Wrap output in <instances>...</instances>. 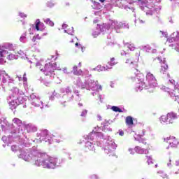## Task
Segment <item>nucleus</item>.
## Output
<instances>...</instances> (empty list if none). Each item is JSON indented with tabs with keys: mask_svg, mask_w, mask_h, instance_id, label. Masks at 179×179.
<instances>
[{
	"mask_svg": "<svg viewBox=\"0 0 179 179\" xmlns=\"http://www.w3.org/2000/svg\"><path fill=\"white\" fill-rule=\"evenodd\" d=\"M158 61H160L161 63V69L159 70L160 73H163L164 74V73L166 72V71H167V69H169V66H167V64L163 62H162V60H160V57L157 58Z\"/></svg>",
	"mask_w": 179,
	"mask_h": 179,
	"instance_id": "0eeeda50",
	"label": "nucleus"
},
{
	"mask_svg": "<svg viewBox=\"0 0 179 179\" xmlns=\"http://www.w3.org/2000/svg\"><path fill=\"white\" fill-rule=\"evenodd\" d=\"M101 3L104 2L106 0H99Z\"/></svg>",
	"mask_w": 179,
	"mask_h": 179,
	"instance_id": "a19ab883",
	"label": "nucleus"
},
{
	"mask_svg": "<svg viewBox=\"0 0 179 179\" xmlns=\"http://www.w3.org/2000/svg\"><path fill=\"white\" fill-rule=\"evenodd\" d=\"M75 45H76V47H79L80 46V48H82V46L80 45H79V43L78 42L76 43Z\"/></svg>",
	"mask_w": 179,
	"mask_h": 179,
	"instance_id": "f704fd0d",
	"label": "nucleus"
},
{
	"mask_svg": "<svg viewBox=\"0 0 179 179\" xmlns=\"http://www.w3.org/2000/svg\"><path fill=\"white\" fill-rule=\"evenodd\" d=\"M36 67V69H38V71H41V72L44 73V69L45 68V66H43L41 64L37 63Z\"/></svg>",
	"mask_w": 179,
	"mask_h": 179,
	"instance_id": "4468645a",
	"label": "nucleus"
},
{
	"mask_svg": "<svg viewBox=\"0 0 179 179\" xmlns=\"http://www.w3.org/2000/svg\"><path fill=\"white\" fill-rule=\"evenodd\" d=\"M37 40H40V38H38V36H34L32 38V41L33 43H34L35 44H37Z\"/></svg>",
	"mask_w": 179,
	"mask_h": 179,
	"instance_id": "cd10ccee",
	"label": "nucleus"
},
{
	"mask_svg": "<svg viewBox=\"0 0 179 179\" xmlns=\"http://www.w3.org/2000/svg\"><path fill=\"white\" fill-rule=\"evenodd\" d=\"M159 121H160V122H162V124L167 122V121H169L168 115H164L161 116V117L159 118Z\"/></svg>",
	"mask_w": 179,
	"mask_h": 179,
	"instance_id": "ddd939ff",
	"label": "nucleus"
},
{
	"mask_svg": "<svg viewBox=\"0 0 179 179\" xmlns=\"http://www.w3.org/2000/svg\"><path fill=\"white\" fill-rule=\"evenodd\" d=\"M74 38H75V36H73V34L69 35L67 36V41H69V43H73Z\"/></svg>",
	"mask_w": 179,
	"mask_h": 179,
	"instance_id": "4be33fe9",
	"label": "nucleus"
},
{
	"mask_svg": "<svg viewBox=\"0 0 179 179\" xmlns=\"http://www.w3.org/2000/svg\"><path fill=\"white\" fill-rule=\"evenodd\" d=\"M145 160H147V163H148L149 165L153 164V159H152V157L150 156H145Z\"/></svg>",
	"mask_w": 179,
	"mask_h": 179,
	"instance_id": "f3484780",
	"label": "nucleus"
},
{
	"mask_svg": "<svg viewBox=\"0 0 179 179\" xmlns=\"http://www.w3.org/2000/svg\"><path fill=\"white\" fill-rule=\"evenodd\" d=\"M7 54H8V52L6 50H1V51H0V57H6Z\"/></svg>",
	"mask_w": 179,
	"mask_h": 179,
	"instance_id": "393cba45",
	"label": "nucleus"
},
{
	"mask_svg": "<svg viewBox=\"0 0 179 179\" xmlns=\"http://www.w3.org/2000/svg\"><path fill=\"white\" fill-rule=\"evenodd\" d=\"M7 58L8 59H10V61H12L13 59H15V55L13 54L8 55Z\"/></svg>",
	"mask_w": 179,
	"mask_h": 179,
	"instance_id": "bb28decb",
	"label": "nucleus"
},
{
	"mask_svg": "<svg viewBox=\"0 0 179 179\" xmlns=\"http://www.w3.org/2000/svg\"><path fill=\"white\" fill-rule=\"evenodd\" d=\"M126 64H130V65H134V64H135V62H134V60H132L131 59H127L126 60Z\"/></svg>",
	"mask_w": 179,
	"mask_h": 179,
	"instance_id": "a878e982",
	"label": "nucleus"
},
{
	"mask_svg": "<svg viewBox=\"0 0 179 179\" xmlns=\"http://www.w3.org/2000/svg\"><path fill=\"white\" fill-rule=\"evenodd\" d=\"M135 150L136 153H139L140 155H143V153H145V148H142V146H136Z\"/></svg>",
	"mask_w": 179,
	"mask_h": 179,
	"instance_id": "9b49d317",
	"label": "nucleus"
},
{
	"mask_svg": "<svg viewBox=\"0 0 179 179\" xmlns=\"http://www.w3.org/2000/svg\"><path fill=\"white\" fill-rule=\"evenodd\" d=\"M41 166H43L45 169H54L55 167V162L52 157L48 155V157L42 161Z\"/></svg>",
	"mask_w": 179,
	"mask_h": 179,
	"instance_id": "f03ea898",
	"label": "nucleus"
},
{
	"mask_svg": "<svg viewBox=\"0 0 179 179\" xmlns=\"http://www.w3.org/2000/svg\"><path fill=\"white\" fill-rule=\"evenodd\" d=\"M95 86L96 87V90H101L102 87L100 85H95Z\"/></svg>",
	"mask_w": 179,
	"mask_h": 179,
	"instance_id": "7c9ffc66",
	"label": "nucleus"
},
{
	"mask_svg": "<svg viewBox=\"0 0 179 179\" xmlns=\"http://www.w3.org/2000/svg\"><path fill=\"white\" fill-rule=\"evenodd\" d=\"M125 122L128 127H132L134 125V118L131 116H127L125 118Z\"/></svg>",
	"mask_w": 179,
	"mask_h": 179,
	"instance_id": "1a4fd4ad",
	"label": "nucleus"
},
{
	"mask_svg": "<svg viewBox=\"0 0 179 179\" xmlns=\"http://www.w3.org/2000/svg\"><path fill=\"white\" fill-rule=\"evenodd\" d=\"M22 80L24 82H27V78H26V73L23 75Z\"/></svg>",
	"mask_w": 179,
	"mask_h": 179,
	"instance_id": "2f4dec72",
	"label": "nucleus"
},
{
	"mask_svg": "<svg viewBox=\"0 0 179 179\" xmlns=\"http://www.w3.org/2000/svg\"><path fill=\"white\" fill-rule=\"evenodd\" d=\"M73 71L74 75H81L82 74V71H78V66H74Z\"/></svg>",
	"mask_w": 179,
	"mask_h": 179,
	"instance_id": "2eb2a0df",
	"label": "nucleus"
},
{
	"mask_svg": "<svg viewBox=\"0 0 179 179\" xmlns=\"http://www.w3.org/2000/svg\"><path fill=\"white\" fill-rule=\"evenodd\" d=\"M172 87H174V90H170L169 93H171V97H175V101L179 103V88L176 84H172Z\"/></svg>",
	"mask_w": 179,
	"mask_h": 179,
	"instance_id": "20e7f679",
	"label": "nucleus"
},
{
	"mask_svg": "<svg viewBox=\"0 0 179 179\" xmlns=\"http://www.w3.org/2000/svg\"><path fill=\"white\" fill-rule=\"evenodd\" d=\"M145 131L143 130L141 133L139 134H134V138L136 141H138L139 143H142L143 145H146V139L143 138V136H145Z\"/></svg>",
	"mask_w": 179,
	"mask_h": 179,
	"instance_id": "39448f33",
	"label": "nucleus"
},
{
	"mask_svg": "<svg viewBox=\"0 0 179 179\" xmlns=\"http://www.w3.org/2000/svg\"><path fill=\"white\" fill-rule=\"evenodd\" d=\"M164 142L169 145V148H178L179 146L178 138L174 137L173 136H170L169 137L164 138Z\"/></svg>",
	"mask_w": 179,
	"mask_h": 179,
	"instance_id": "7ed1b4c3",
	"label": "nucleus"
},
{
	"mask_svg": "<svg viewBox=\"0 0 179 179\" xmlns=\"http://www.w3.org/2000/svg\"><path fill=\"white\" fill-rule=\"evenodd\" d=\"M4 61L3 59L0 58V64H3Z\"/></svg>",
	"mask_w": 179,
	"mask_h": 179,
	"instance_id": "c9c22d12",
	"label": "nucleus"
},
{
	"mask_svg": "<svg viewBox=\"0 0 179 179\" xmlns=\"http://www.w3.org/2000/svg\"><path fill=\"white\" fill-rule=\"evenodd\" d=\"M20 17H27V15H26L24 13H20Z\"/></svg>",
	"mask_w": 179,
	"mask_h": 179,
	"instance_id": "c756f323",
	"label": "nucleus"
},
{
	"mask_svg": "<svg viewBox=\"0 0 179 179\" xmlns=\"http://www.w3.org/2000/svg\"><path fill=\"white\" fill-rule=\"evenodd\" d=\"M170 82H171V83H172V85H173V83L175 82V81H174V80H170Z\"/></svg>",
	"mask_w": 179,
	"mask_h": 179,
	"instance_id": "ea45409f",
	"label": "nucleus"
},
{
	"mask_svg": "<svg viewBox=\"0 0 179 179\" xmlns=\"http://www.w3.org/2000/svg\"><path fill=\"white\" fill-rule=\"evenodd\" d=\"M63 27L66 28L65 31H66V33H68V34H71V33H73V27H71L66 24H64Z\"/></svg>",
	"mask_w": 179,
	"mask_h": 179,
	"instance_id": "f8f14e48",
	"label": "nucleus"
},
{
	"mask_svg": "<svg viewBox=\"0 0 179 179\" xmlns=\"http://www.w3.org/2000/svg\"><path fill=\"white\" fill-rule=\"evenodd\" d=\"M45 23H46V24H48L49 26H51V27L54 26V22L51 21V20H50L49 18L45 20Z\"/></svg>",
	"mask_w": 179,
	"mask_h": 179,
	"instance_id": "412c9836",
	"label": "nucleus"
},
{
	"mask_svg": "<svg viewBox=\"0 0 179 179\" xmlns=\"http://www.w3.org/2000/svg\"><path fill=\"white\" fill-rule=\"evenodd\" d=\"M146 78L148 79V80H155V76H153V74H152L151 73H147Z\"/></svg>",
	"mask_w": 179,
	"mask_h": 179,
	"instance_id": "dca6fc26",
	"label": "nucleus"
},
{
	"mask_svg": "<svg viewBox=\"0 0 179 179\" xmlns=\"http://www.w3.org/2000/svg\"><path fill=\"white\" fill-rule=\"evenodd\" d=\"M146 145H147V146H148V143H146V144L145 145V146H146Z\"/></svg>",
	"mask_w": 179,
	"mask_h": 179,
	"instance_id": "79ce46f5",
	"label": "nucleus"
},
{
	"mask_svg": "<svg viewBox=\"0 0 179 179\" xmlns=\"http://www.w3.org/2000/svg\"><path fill=\"white\" fill-rule=\"evenodd\" d=\"M176 169L178 170V172H176V174H179V160L176 162Z\"/></svg>",
	"mask_w": 179,
	"mask_h": 179,
	"instance_id": "c85d7f7f",
	"label": "nucleus"
},
{
	"mask_svg": "<svg viewBox=\"0 0 179 179\" xmlns=\"http://www.w3.org/2000/svg\"><path fill=\"white\" fill-rule=\"evenodd\" d=\"M138 1H141V0H138Z\"/></svg>",
	"mask_w": 179,
	"mask_h": 179,
	"instance_id": "37998d69",
	"label": "nucleus"
},
{
	"mask_svg": "<svg viewBox=\"0 0 179 179\" xmlns=\"http://www.w3.org/2000/svg\"><path fill=\"white\" fill-rule=\"evenodd\" d=\"M112 110H113V111H115V113H122L123 112L121 110V108H118V106H113Z\"/></svg>",
	"mask_w": 179,
	"mask_h": 179,
	"instance_id": "a211bd4d",
	"label": "nucleus"
},
{
	"mask_svg": "<svg viewBox=\"0 0 179 179\" xmlns=\"http://www.w3.org/2000/svg\"><path fill=\"white\" fill-rule=\"evenodd\" d=\"M19 157H20V159H22V157H23V156L22 155V154H20V155H19Z\"/></svg>",
	"mask_w": 179,
	"mask_h": 179,
	"instance_id": "58836bf2",
	"label": "nucleus"
},
{
	"mask_svg": "<svg viewBox=\"0 0 179 179\" xmlns=\"http://www.w3.org/2000/svg\"><path fill=\"white\" fill-rule=\"evenodd\" d=\"M78 66H79L80 68H82V63H81V62H80V63L78 64Z\"/></svg>",
	"mask_w": 179,
	"mask_h": 179,
	"instance_id": "4c0bfd02",
	"label": "nucleus"
},
{
	"mask_svg": "<svg viewBox=\"0 0 179 179\" xmlns=\"http://www.w3.org/2000/svg\"><path fill=\"white\" fill-rule=\"evenodd\" d=\"M86 114H87V111L83 110L81 113V117H85V115H86Z\"/></svg>",
	"mask_w": 179,
	"mask_h": 179,
	"instance_id": "473e14b6",
	"label": "nucleus"
},
{
	"mask_svg": "<svg viewBox=\"0 0 179 179\" xmlns=\"http://www.w3.org/2000/svg\"><path fill=\"white\" fill-rule=\"evenodd\" d=\"M127 48L130 50V51H135V50H136L135 45H134L133 43L127 44Z\"/></svg>",
	"mask_w": 179,
	"mask_h": 179,
	"instance_id": "aec40b11",
	"label": "nucleus"
},
{
	"mask_svg": "<svg viewBox=\"0 0 179 179\" xmlns=\"http://www.w3.org/2000/svg\"><path fill=\"white\" fill-rule=\"evenodd\" d=\"M110 61H111V62H113V61H115V58L112 57V58L110 59Z\"/></svg>",
	"mask_w": 179,
	"mask_h": 179,
	"instance_id": "e433bc0d",
	"label": "nucleus"
},
{
	"mask_svg": "<svg viewBox=\"0 0 179 179\" xmlns=\"http://www.w3.org/2000/svg\"><path fill=\"white\" fill-rule=\"evenodd\" d=\"M115 64L117 63H110L108 62V64H106V69H111V68H113L112 66H114V65H115Z\"/></svg>",
	"mask_w": 179,
	"mask_h": 179,
	"instance_id": "5701e85b",
	"label": "nucleus"
},
{
	"mask_svg": "<svg viewBox=\"0 0 179 179\" xmlns=\"http://www.w3.org/2000/svg\"><path fill=\"white\" fill-rule=\"evenodd\" d=\"M167 115H168L169 122H170L171 124H173V120H177L178 118L177 113H174L173 112L168 113Z\"/></svg>",
	"mask_w": 179,
	"mask_h": 179,
	"instance_id": "6e6552de",
	"label": "nucleus"
},
{
	"mask_svg": "<svg viewBox=\"0 0 179 179\" xmlns=\"http://www.w3.org/2000/svg\"><path fill=\"white\" fill-rule=\"evenodd\" d=\"M57 69V64L55 63H48L45 65V69L43 70V73L45 76H50L52 73Z\"/></svg>",
	"mask_w": 179,
	"mask_h": 179,
	"instance_id": "f257e3e1",
	"label": "nucleus"
},
{
	"mask_svg": "<svg viewBox=\"0 0 179 179\" xmlns=\"http://www.w3.org/2000/svg\"><path fill=\"white\" fill-rule=\"evenodd\" d=\"M11 150L12 152H16L17 150H20V152H22V149L19 148V147H17V145H16L11 146Z\"/></svg>",
	"mask_w": 179,
	"mask_h": 179,
	"instance_id": "6ab92c4d",
	"label": "nucleus"
},
{
	"mask_svg": "<svg viewBox=\"0 0 179 179\" xmlns=\"http://www.w3.org/2000/svg\"><path fill=\"white\" fill-rule=\"evenodd\" d=\"M94 149V145H93V143L87 142L85 145V152H89V150H93Z\"/></svg>",
	"mask_w": 179,
	"mask_h": 179,
	"instance_id": "9d476101",
	"label": "nucleus"
},
{
	"mask_svg": "<svg viewBox=\"0 0 179 179\" xmlns=\"http://www.w3.org/2000/svg\"><path fill=\"white\" fill-rule=\"evenodd\" d=\"M41 22H40V20H36V30L38 31H40V24H41Z\"/></svg>",
	"mask_w": 179,
	"mask_h": 179,
	"instance_id": "b1692460",
	"label": "nucleus"
},
{
	"mask_svg": "<svg viewBox=\"0 0 179 179\" xmlns=\"http://www.w3.org/2000/svg\"><path fill=\"white\" fill-rule=\"evenodd\" d=\"M35 160L36 164L38 163V162H43V160H44L45 158L48 157V155L45 153H41V152H36L35 155Z\"/></svg>",
	"mask_w": 179,
	"mask_h": 179,
	"instance_id": "423d86ee",
	"label": "nucleus"
},
{
	"mask_svg": "<svg viewBox=\"0 0 179 179\" xmlns=\"http://www.w3.org/2000/svg\"><path fill=\"white\" fill-rule=\"evenodd\" d=\"M119 134L120 136H124V131H120Z\"/></svg>",
	"mask_w": 179,
	"mask_h": 179,
	"instance_id": "72a5a7b5",
	"label": "nucleus"
}]
</instances>
